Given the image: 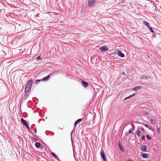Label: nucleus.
Masks as SVG:
<instances>
[{"label": "nucleus", "mask_w": 161, "mask_h": 161, "mask_svg": "<svg viewBox=\"0 0 161 161\" xmlns=\"http://www.w3.org/2000/svg\"><path fill=\"white\" fill-rule=\"evenodd\" d=\"M33 81L32 80H29V82L26 85L25 89V92L27 93L31 89Z\"/></svg>", "instance_id": "f257e3e1"}, {"label": "nucleus", "mask_w": 161, "mask_h": 161, "mask_svg": "<svg viewBox=\"0 0 161 161\" xmlns=\"http://www.w3.org/2000/svg\"><path fill=\"white\" fill-rule=\"evenodd\" d=\"M96 0H89L88 1V5L90 7H92L95 3Z\"/></svg>", "instance_id": "f03ea898"}, {"label": "nucleus", "mask_w": 161, "mask_h": 161, "mask_svg": "<svg viewBox=\"0 0 161 161\" xmlns=\"http://www.w3.org/2000/svg\"><path fill=\"white\" fill-rule=\"evenodd\" d=\"M102 52H105L107 51L108 49V47L106 46H104L99 48Z\"/></svg>", "instance_id": "7ed1b4c3"}, {"label": "nucleus", "mask_w": 161, "mask_h": 161, "mask_svg": "<svg viewBox=\"0 0 161 161\" xmlns=\"http://www.w3.org/2000/svg\"><path fill=\"white\" fill-rule=\"evenodd\" d=\"M100 154L101 157L104 161H107L106 158L105 157V154L103 151L101 150L100 152Z\"/></svg>", "instance_id": "20e7f679"}, {"label": "nucleus", "mask_w": 161, "mask_h": 161, "mask_svg": "<svg viewBox=\"0 0 161 161\" xmlns=\"http://www.w3.org/2000/svg\"><path fill=\"white\" fill-rule=\"evenodd\" d=\"M150 78V76L148 75H142L141 77V79H148Z\"/></svg>", "instance_id": "39448f33"}, {"label": "nucleus", "mask_w": 161, "mask_h": 161, "mask_svg": "<svg viewBox=\"0 0 161 161\" xmlns=\"http://www.w3.org/2000/svg\"><path fill=\"white\" fill-rule=\"evenodd\" d=\"M82 86L85 88H86L88 85V83L84 80L82 81Z\"/></svg>", "instance_id": "423d86ee"}, {"label": "nucleus", "mask_w": 161, "mask_h": 161, "mask_svg": "<svg viewBox=\"0 0 161 161\" xmlns=\"http://www.w3.org/2000/svg\"><path fill=\"white\" fill-rule=\"evenodd\" d=\"M142 88V86H137L136 87H134L133 88V91H138V90H140L141 88Z\"/></svg>", "instance_id": "0eeeda50"}, {"label": "nucleus", "mask_w": 161, "mask_h": 161, "mask_svg": "<svg viewBox=\"0 0 161 161\" xmlns=\"http://www.w3.org/2000/svg\"><path fill=\"white\" fill-rule=\"evenodd\" d=\"M117 54L119 56L123 58L125 56L124 54L120 51H119L118 52Z\"/></svg>", "instance_id": "6e6552de"}, {"label": "nucleus", "mask_w": 161, "mask_h": 161, "mask_svg": "<svg viewBox=\"0 0 161 161\" xmlns=\"http://www.w3.org/2000/svg\"><path fill=\"white\" fill-rule=\"evenodd\" d=\"M50 77V75H49L47 76L44 77L42 78V80L43 81H46L48 80Z\"/></svg>", "instance_id": "1a4fd4ad"}, {"label": "nucleus", "mask_w": 161, "mask_h": 161, "mask_svg": "<svg viewBox=\"0 0 161 161\" xmlns=\"http://www.w3.org/2000/svg\"><path fill=\"white\" fill-rule=\"evenodd\" d=\"M21 122L25 126L28 124L27 122L23 118L21 119Z\"/></svg>", "instance_id": "9d476101"}, {"label": "nucleus", "mask_w": 161, "mask_h": 161, "mask_svg": "<svg viewBox=\"0 0 161 161\" xmlns=\"http://www.w3.org/2000/svg\"><path fill=\"white\" fill-rule=\"evenodd\" d=\"M142 156V157L144 158H148V154L147 153H143Z\"/></svg>", "instance_id": "9b49d317"}, {"label": "nucleus", "mask_w": 161, "mask_h": 161, "mask_svg": "<svg viewBox=\"0 0 161 161\" xmlns=\"http://www.w3.org/2000/svg\"><path fill=\"white\" fill-rule=\"evenodd\" d=\"M142 149L144 152H146L147 150V147L145 145H143L141 147Z\"/></svg>", "instance_id": "f8f14e48"}, {"label": "nucleus", "mask_w": 161, "mask_h": 161, "mask_svg": "<svg viewBox=\"0 0 161 161\" xmlns=\"http://www.w3.org/2000/svg\"><path fill=\"white\" fill-rule=\"evenodd\" d=\"M35 146L37 148H39L40 147L41 144L39 142H36L35 144Z\"/></svg>", "instance_id": "ddd939ff"}, {"label": "nucleus", "mask_w": 161, "mask_h": 161, "mask_svg": "<svg viewBox=\"0 0 161 161\" xmlns=\"http://www.w3.org/2000/svg\"><path fill=\"white\" fill-rule=\"evenodd\" d=\"M136 134L137 135V136L138 137H140L141 135V132L139 130V129H138L136 131Z\"/></svg>", "instance_id": "4468645a"}, {"label": "nucleus", "mask_w": 161, "mask_h": 161, "mask_svg": "<svg viewBox=\"0 0 161 161\" xmlns=\"http://www.w3.org/2000/svg\"><path fill=\"white\" fill-rule=\"evenodd\" d=\"M81 119H77V120L75 121V125H76L78 123L80 122L81 121Z\"/></svg>", "instance_id": "2eb2a0df"}, {"label": "nucleus", "mask_w": 161, "mask_h": 161, "mask_svg": "<svg viewBox=\"0 0 161 161\" xmlns=\"http://www.w3.org/2000/svg\"><path fill=\"white\" fill-rule=\"evenodd\" d=\"M143 24L145 25H146V26H147V27H148L149 26V24L147 22L145 21H143Z\"/></svg>", "instance_id": "dca6fc26"}, {"label": "nucleus", "mask_w": 161, "mask_h": 161, "mask_svg": "<svg viewBox=\"0 0 161 161\" xmlns=\"http://www.w3.org/2000/svg\"><path fill=\"white\" fill-rule=\"evenodd\" d=\"M150 122L152 124H155V120L154 119H151L150 120Z\"/></svg>", "instance_id": "f3484780"}, {"label": "nucleus", "mask_w": 161, "mask_h": 161, "mask_svg": "<svg viewBox=\"0 0 161 161\" xmlns=\"http://www.w3.org/2000/svg\"><path fill=\"white\" fill-rule=\"evenodd\" d=\"M150 31L152 32V33H153L154 32V31L153 30L152 28V27L149 26L148 27Z\"/></svg>", "instance_id": "a211bd4d"}, {"label": "nucleus", "mask_w": 161, "mask_h": 161, "mask_svg": "<svg viewBox=\"0 0 161 161\" xmlns=\"http://www.w3.org/2000/svg\"><path fill=\"white\" fill-rule=\"evenodd\" d=\"M51 154L53 156L55 157L56 158L59 159V158H58V156L54 153L52 152Z\"/></svg>", "instance_id": "6ab92c4d"}, {"label": "nucleus", "mask_w": 161, "mask_h": 161, "mask_svg": "<svg viewBox=\"0 0 161 161\" xmlns=\"http://www.w3.org/2000/svg\"><path fill=\"white\" fill-rule=\"evenodd\" d=\"M134 130V129L133 128L130 129L129 130V133H132L133 132V131Z\"/></svg>", "instance_id": "aec40b11"}, {"label": "nucleus", "mask_w": 161, "mask_h": 161, "mask_svg": "<svg viewBox=\"0 0 161 161\" xmlns=\"http://www.w3.org/2000/svg\"><path fill=\"white\" fill-rule=\"evenodd\" d=\"M36 59L37 60H41V57L40 56H39L36 58Z\"/></svg>", "instance_id": "412c9836"}, {"label": "nucleus", "mask_w": 161, "mask_h": 161, "mask_svg": "<svg viewBox=\"0 0 161 161\" xmlns=\"http://www.w3.org/2000/svg\"><path fill=\"white\" fill-rule=\"evenodd\" d=\"M146 137L149 140H150L151 139V137H150L148 135H146Z\"/></svg>", "instance_id": "4be33fe9"}, {"label": "nucleus", "mask_w": 161, "mask_h": 161, "mask_svg": "<svg viewBox=\"0 0 161 161\" xmlns=\"http://www.w3.org/2000/svg\"><path fill=\"white\" fill-rule=\"evenodd\" d=\"M131 98V97L130 96V95L129 96L127 97H125L124 99V100H126L127 99H130V98Z\"/></svg>", "instance_id": "5701e85b"}, {"label": "nucleus", "mask_w": 161, "mask_h": 161, "mask_svg": "<svg viewBox=\"0 0 161 161\" xmlns=\"http://www.w3.org/2000/svg\"><path fill=\"white\" fill-rule=\"evenodd\" d=\"M157 133H160V130L159 128H158L157 129Z\"/></svg>", "instance_id": "b1692460"}, {"label": "nucleus", "mask_w": 161, "mask_h": 161, "mask_svg": "<svg viewBox=\"0 0 161 161\" xmlns=\"http://www.w3.org/2000/svg\"><path fill=\"white\" fill-rule=\"evenodd\" d=\"M41 81L40 80H36V83L38 84L39 82Z\"/></svg>", "instance_id": "393cba45"}, {"label": "nucleus", "mask_w": 161, "mask_h": 161, "mask_svg": "<svg viewBox=\"0 0 161 161\" xmlns=\"http://www.w3.org/2000/svg\"><path fill=\"white\" fill-rule=\"evenodd\" d=\"M135 93L131 95H130V96L131 97V98L135 96Z\"/></svg>", "instance_id": "a878e982"}, {"label": "nucleus", "mask_w": 161, "mask_h": 161, "mask_svg": "<svg viewBox=\"0 0 161 161\" xmlns=\"http://www.w3.org/2000/svg\"><path fill=\"white\" fill-rule=\"evenodd\" d=\"M25 126H26V127H27V128L28 129H29V130H30V127H29V125H28V124H27V125H26Z\"/></svg>", "instance_id": "bb28decb"}, {"label": "nucleus", "mask_w": 161, "mask_h": 161, "mask_svg": "<svg viewBox=\"0 0 161 161\" xmlns=\"http://www.w3.org/2000/svg\"><path fill=\"white\" fill-rule=\"evenodd\" d=\"M119 147L120 148V149L122 150V151L123 150V149H122V148H123V147H122L121 146H120L119 145Z\"/></svg>", "instance_id": "cd10ccee"}, {"label": "nucleus", "mask_w": 161, "mask_h": 161, "mask_svg": "<svg viewBox=\"0 0 161 161\" xmlns=\"http://www.w3.org/2000/svg\"><path fill=\"white\" fill-rule=\"evenodd\" d=\"M145 139V136H142V140H144Z\"/></svg>", "instance_id": "c85d7f7f"}, {"label": "nucleus", "mask_w": 161, "mask_h": 161, "mask_svg": "<svg viewBox=\"0 0 161 161\" xmlns=\"http://www.w3.org/2000/svg\"><path fill=\"white\" fill-rule=\"evenodd\" d=\"M141 130L143 131H144V129L143 128H141Z\"/></svg>", "instance_id": "c756f323"}, {"label": "nucleus", "mask_w": 161, "mask_h": 161, "mask_svg": "<svg viewBox=\"0 0 161 161\" xmlns=\"http://www.w3.org/2000/svg\"><path fill=\"white\" fill-rule=\"evenodd\" d=\"M34 132L35 133H36L37 132V130H36V129H35V130H34Z\"/></svg>", "instance_id": "7c9ffc66"}, {"label": "nucleus", "mask_w": 161, "mask_h": 161, "mask_svg": "<svg viewBox=\"0 0 161 161\" xmlns=\"http://www.w3.org/2000/svg\"><path fill=\"white\" fill-rule=\"evenodd\" d=\"M144 126L147 128L148 127V126L147 125H145Z\"/></svg>", "instance_id": "2f4dec72"}, {"label": "nucleus", "mask_w": 161, "mask_h": 161, "mask_svg": "<svg viewBox=\"0 0 161 161\" xmlns=\"http://www.w3.org/2000/svg\"><path fill=\"white\" fill-rule=\"evenodd\" d=\"M148 129H149L150 130H152V129L151 128H149Z\"/></svg>", "instance_id": "473e14b6"}]
</instances>
